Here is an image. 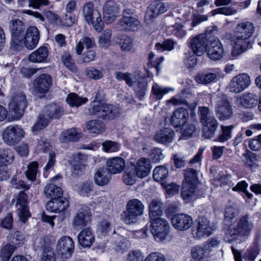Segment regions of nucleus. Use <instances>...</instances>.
<instances>
[{
	"mask_svg": "<svg viewBox=\"0 0 261 261\" xmlns=\"http://www.w3.org/2000/svg\"><path fill=\"white\" fill-rule=\"evenodd\" d=\"M144 206L142 202L137 199H133L128 201L126 210L120 214V219L126 224L136 223L138 217L144 213Z\"/></svg>",
	"mask_w": 261,
	"mask_h": 261,
	"instance_id": "7ed1b4c3",
	"label": "nucleus"
},
{
	"mask_svg": "<svg viewBox=\"0 0 261 261\" xmlns=\"http://www.w3.org/2000/svg\"><path fill=\"white\" fill-rule=\"evenodd\" d=\"M138 175L134 168L130 165L125 169L123 173V180L127 185H134L137 179Z\"/></svg>",
	"mask_w": 261,
	"mask_h": 261,
	"instance_id": "79ce46f5",
	"label": "nucleus"
},
{
	"mask_svg": "<svg viewBox=\"0 0 261 261\" xmlns=\"http://www.w3.org/2000/svg\"><path fill=\"white\" fill-rule=\"evenodd\" d=\"M40 261H56V254L50 247H44L40 255Z\"/></svg>",
	"mask_w": 261,
	"mask_h": 261,
	"instance_id": "3c124183",
	"label": "nucleus"
},
{
	"mask_svg": "<svg viewBox=\"0 0 261 261\" xmlns=\"http://www.w3.org/2000/svg\"><path fill=\"white\" fill-rule=\"evenodd\" d=\"M169 8V6L159 2L154 1L151 3L148 8L147 13L150 17H154L162 14Z\"/></svg>",
	"mask_w": 261,
	"mask_h": 261,
	"instance_id": "473e14b6",
	"label": "nucleus"
},
{
	"mask_svg": "<svg viewBox=\"0 0 261 261\" xmlns=\"http://www.w3.org/2000/svg\"><path fill=\"white\" fill-rule=\"evenodd\" d=\"M86 128L91 133L99 134L104 132L105 125L100 121L92 120L88 121L86 124Z\"/></svg>",
	"mask_w": 261,
	"mask_h": 261,
	"instance_id": "a19ab883",
	"label": "nucleus"
},
{
	"mask_svg": "<svg viewBox=\"0 0 261 261\" xmlns=\"http://www.w3.org/2000/svg\"><path fill=\"white\" fill-rule=\"evenodd\" d=\"M221 127L222 133L218 136L216 141L223 142L230 138L231 130L233 126L232 125L224 126L222 125Z\"/></svg>",
	"mask_w": 261,
	"mask_h": 261,
	"instance_id": "4d7b16f0",
	"label": "nucleus"
},
{
	"mask_svg": "<svg viewBox=\"0 0 261 261\" xmlns=\"http://www.w3.org/2000/svg\"><path fill=\"white\" fill-rule=\"evenodd\" d=\"M92 214L89 207L83 206L80 208L75 215L72 226L74 229H81L90 223Z\"/></svg>",
	"mask_w": 261,
	"mask_h": 261,
	"instance_id": "2eb2a0df",
	"label": "nucleus"
},
{
	"mask_svg": "<svg viewBox=\"0 0 261 261\" xmlns=\"http://www.w3.org/2000/svg\"><path fill=\"white\" fill-rule=\"evenodd\" d=\"M74 250V243L71 238L64 236L58 240L56 245V251L62 257L68 258L71 257Z\"/></svg>",
	"mask_w": 261,
	"mask_h": 261,
	"instance_id": "ddd939ff",
	"label": "nucleus"
},
{
	"mask_svg": "<svg viewBox=\"0 0 261 261\" xmlns=\"http://www.w3.org/2000/svg\"><path fill=\"white\" fill-rule=\"evenodd\" d=\"M51 119L47 117L43 112L38 117L37 121L32 127V130L33 133L44 128L50 122Z\"/></svg>",
	"mask_w": 261,
	"mask_h": 261,
	"instance_id": "37998d69",
	"label": "nucleus"
},
{
	"mask_svg": "<svg viewBox=\"0 0 261 261\" xmlns=\"http://www.w3.org/2000/svg\"><path fill=\"white\" fill-rule=\"evenodd\" d=\"M250 84V76L247 73H240L232 78L228 88L230 92L237 94L243 91Z\"/></svg>",
	"mask_w": 261,
	"mask_h": 261,
	"instance_id": "9b49d317",
	"label": "nucleus"
},
{
	"mask_svg": "<svg viewBox=\"0 0 261 261\" xmlns=\"http://www.w3.org/2000/svg\"><path fill=\"white\" fill-rule=\"evenodd\" d=\"M134 90L137 97L140 100H142L145 95L147 90V82L146 80L142 77H138L137 82L134 86Z\"/></svg>",
	"mask_w": 261,
	"mask_h": 261,
	"instance_id": "58836bf2",
	"label": "nucleus"
},
{
	"mask_svg": "<svg viewBox=\"0 0 261 261\" xmlns=\"http://www.w3.org/2000/svg\"><path fill=\"white\" fill-rule=\"evenodd\" d=\"M44 193L46 196H61L63 195L62 189L54 184L47 185L44 189Z\"/></svg>",
	"mask_w": 261,
	"mask_h": 261,
	"instance_id": "680f3d73",
	"label": "nucleus"
},
{
	"mask_svg": "<svg viewBox=\"0 0 261 261\" xmlns=\"http://www.w3.org/2000/svg\"><path fill=\"white\" fill-rule=\"evenodd\" d=\"M144 261H167L165 255L159 252H154L148 254Z\"/></svg>",
	"mask_w": 261,
	"mask_h": 261,
	"instance_id": "774afa93",
	"label": "nucleus"
},
{
	"mask_svg": "<svg viewBox=\"0 0 261 261\" xmlns=\"http://www.w3.org/2000/svg\"><path fill=\"white\" fill-rule=\"evenodd\" d=\"M176 42L173 40L168 39L164 40L162 43H158L155 45V48L158 50L163 51L164 50L171 51L174 47Z\"/></svg>",
	"mask_w": 261,
	"mask_h": 261,
	"instance_id": "0e129e2a",
	"label": "nucleus"
},
{
	"mask_svg": "<svg viewBox=\"0 0 261 261\" xmlns=\"http://www.w3.org/2000/svg\"><path fill=\"white\" fill-rule=\"evenodd\" d=\"M204 127L203 128V135L205 139H211L215 135L218 126V122L214 117L209 118L207 120L202 123Z\"/></svg>",
	"mask_w": 261,
	"mask_h": 261,
	"instance_id": "c756f323",
	"label": "nucleus"
},
{
	"mask_svg": "<svg viewBox=\"0 0 261 261\" xmlns=\"http://www.w3.org/2000/svg\"><path fill=\"white\" fill-rule=\"evenodd\" d=\"M48 56L47 48L41 46L30 55L29 60L32 63H43L46 61Z\"/></svg>",
	"mask_w": 261,
	"mask_h": 261,
	"instance_id": "2f4dec72",
	"label": "nucleus"
},
{
	"mask_svg": "<svg viewBox=\"0 0 261 261\" xmlns=\"http://www.w3.org/2000/svg\"><path fill=\"white\" fill-rule=\"evenodd\" d=\"M144 256L139 250L130 251L127 254L125 261H144Z\"/></svg>",
	"mask_w": 261,
	"mask_h": 261,
	"instance_id": "338daca9",
	"label": "nucleus"
},
{
	"mask_svg": "<svg viewBox=\"0 0 261 261\" xmlns=\"http://www.w3.org/2000/svg\"><path fill=\"white\" fill-rule=\"evenodd\" d=\"M168 29L173 35L179 38H182L186 35V31L184 29V26L179 23H175Z\"/></svg>",
	"mask_w": 261,
	"mask_h": 261,
	"instance_id": "bf43d9fd",
	"label": "nucleus"
},
{
	"mask_svg": "<svg viewBox=\"0 0 261 261\" xmlns=\"http://www.w3.org/2000/svg\"><path fill=\"white\" fill-rule=\"evenodd\" d=\"M205 51L208 58L213 61L220 60L224 55L223 45L218 39L210 40Z\"/></svg>",
	"mask_w": 261,
	"mask_h": 261,
	"instance_id": "dca6fc26",
	"label": "nucleus"
},
{
	"mask_svg": "<svg viewBox=\"0 0 261 261\" xmlns=\"http://www.w3.org/2000/svg\"><path fill=\"white\" fill-rule=\"evenodd\" d=\"M120 8L114 1H108L103 6V15L107 23L113 22L119 15Z\"/></svg>",
	"mask_w": 261,
	"mask_h": 261,
	"instance_id": "6ab92c4d",
	"label": "nucleus"
},
{
	"mask_svg": "<svg viewBox=\"0 0 261 261\" xmlns=\"http://www.w3.org/2000/svg\"><path fill=\"white\" fill-rule=\"evenodd\" d=\"M84 113L86 115H96L103 119H111L118 116L119 112L115 106L94 100L85 109Z\"/></svg>",
	"mask_w": 261,
	"mask_h": 261,
	"instance_id": "f03ea898",
	"label": "nucleus"
},
{
	"mask_svg": "<svg viewBox=\"0 0 261 261\" xmlns=\"http://www.w3.org/2000/svg\"><path fill=\"white\" fill-rule=\"evenodd\" d=\"M11 185L13 188L20 190L18 196H27L24 192L30 189V185L27 184L22 180H17L15 177H13L11 179Z\"/></svg>",
	"mask_w": 261,
	"mask_h": 261,
	"instance_id": "49530a36",
	"label": "nucleus"
},
{
	"mask_svg": "<svg viewBox=\"0 0 261 261\" xmlns=\"http://www.w3.org/2000/svg\"><path fill=\"white\" fill-rule=\"evenodd\" d=\"M168 169L165 166H159L154 168L153 172V178L154 180L162 181L168 175Z\"/></svg>",
	"mask_w": 261,
	"mask_h": 261,
	"instance_id": "de8ad7c7",
	"label": "nucleus"
},
{
	"mask_svg": "<svg viewBox=\"0 0 261 261\" xmlns=\"http://www.w3.org/2000/svg\"><path fill=\"white\" fill-rule=\"evenodd\" d=\"M87 101V98L81 97L74 93L69 94L66 98L67 102L71 107H79Z\"/></svg>",
	"mask_w": 261,
	"mask_h": 261,
	"instance_id": "a18cd8bd",
	"label": "nucleus"
},
{
	"mask_svg": "<svg viewBox=\"0 0 261 261\" xmlns=\"http://www.w3.org/2000/svg\"><path fill=\"white\" fill-rule=\"evenodd\" d=\"M197 183L182 182L181 196H192L197 190Z\"/></svg>",
	"mask_w": 261,
	"mask_h": 261,
	"instance_id": "603ef678",
	"label": "nucleus"
},
{
	"mask_svg": "<svg viewBox=\"0 0 261 261\" xmlns=\"http://www.w3.org/2000/svg\"><path fill=\"white\" fill-rule=\"evenodd\" d=\"M68 205L69 201L65 197H54L46 205L48 210L55 213L63 212Z\"/></svg>",
	"mask_w": 261,
	"mask_h": 261,
	"instance_id": "4be33fe9",
	"label": "nucleus"
},
{
	"mask_svg": "<svg viewBox=\"0 0 261 261\" xmlns=\"http://www.w3.org/2000/svg\"><path fill=\"white\" fill-rule=\"evenodd\" d=\"M52 85V78L48 74H42L34 81V90L39 93H45L49 91Z\"/></svg>",
	"mask_w": 261,
	"mask_h": 261,
	"instance_id": "412c9836",
	"label": "nucleus"
},
{
	"mask_svg": "<svg viewBox=\"0 0 261 261\" xmlns=\"http://www.w3.org/2000/svg\"><path fill=\"white\" fill-rule=\"evenodd\" d=\"M206 251L205 246H195L191 250L192 257L196 261H200L205 256Z\"/></svg>",
	"mask_w": 261,
	"mask_h": 261,
	"instance_id": "864d4df0",
	"label": "nucleus"
},
{
	"mask_svg": "<svg viewBox=\"0 0 261 261\" xmlns=\"http://www.w3.org/2000/svg\"><path fill=\"white\" fill-rule=\"evenodd\" d=\"M14 154L9 148L0 149V167H7L13 162Z\"/></svg>",
	"mask_w": 261,
	"mask_h": 261,
	"instance_id": "c9c22d12",
	"label": "nucleus"
},
{
	"mask_svg": "<svg viewBox=\"0 0 261 261\" xmlns=\"http://www.w3.org/2000/svg\"><path fill=\"white\" fill-rule=\"evenodd\" d=\"M214 229L210 220L206 217L198 218L195 221L194 229L195 237L200 239L211 236Z\"/></svg>",
	"mask_w": 261,
	"mask_h": 261,
	"instance_id": "f8f14e48",
	"label": "nucleus"
},
{
	"mask_svg": "<svg viewBox=\"0 0 261 261\" xmlns=\"http://www.w3.org/2000/svg\"><path fill=\"white\" fill-rule=\"evenodd\" d=\"M112 31L109 29L105 30L101 34L99 39V44L101 47H108L111 44Z\"/></svg>",
	"mask_w": 261,
	"mask_h": 261,
	"instance_id": "5fc2aeb1",
	"label": "nucleus"
},
{
	"mask_svg": "<svg viewBox=\"0 0 261 261\" xmlns=\"http://www.w3.org/2000/svg\"><path fill=\"white\" fill-rule=\"evenodd\" d=\"M111 178V173L106 167L97 169L94 174V179L96 184L99 186L107 185Z\"/></svg>",
	"mask_w": 261,
	"mask_h": 261,
	"instance_id": "7c9ffc66",
	"label": "nucleus"
},
{
	"mask_svg": "<svg viewBox=\"0 0 261 261\" xmlns=\"http://www.w3.org/2000/svg\"><path fill=\"white\" fill-rule=\"evenodd\" d=\"M193 52H188L185 54L184 62L185 65L189 68H194L197 63V58Z\"/></svg>",
	"mask_w": 261,
	"mask_h": 261,
	"instance_id": "052dcab7",
	"label": "nucleus"
},
{
	"mask_svg": "<svg viewBox=\"0 0 261 261\" xmlns=\"http://www.w3.org/2000/svg\"><path fill=\"white\" fill-rule=\"evenodd\" d=\"M107 169L111 174H117L121 172L125 167V162L121 157H114L108 160L107 162Z\"/></svg>",
	"mask_w": 261,
	"mask_h": 261,
	"instance_id": "bb28decb",
	"label": "nucleus"
},
{
	"mask_svg": "<svg viewBox=\"0 0 261 261\" xmlns=\"http://www.w3.org/2000/svg\"><path fill=\"white\" fill-rule=\"evenodd\" d=\"M207 42V39L205 34H199L191 39L189 46L195 55L201 56L206 51Z\"/></svg>",
	"mask_w": 261,
	"mask_h": 261,
	"instance_id": "a211bd4d",
	"label": "nucleus"
},
{
	"mask_svg": "<svg viewBox=\"0 0 261 261\" xmlns=\"http://www.w3.org/2000/svg\"><path fill=\"white\" fill-rule=\"evenodd\" d=\"M189 119L188 111L183 108H179L174 111L171 118V124L174 127H180L184 126Z\"/></svg>",
	"mask_w": 261,
	"mask_h": 261,
	"instance_id": "5701e85b",
	"label": "nucleus"
},
{
	"mask_svg": "<svg viewBox=\"0 0 261 261\" xmlns=\"http://www.w3.org/2000/svg\"><path fill=\"white\" fill-rule=\"evenodd\" d=\"M254 32L253 24L250 22H243L237 24L234 29L236 40L231 50V56L235 58L252 47L249 39Z\"/></svg>",
	"mask_w": 261,
	"mask_h": 261,
	"instance_id": "f257e3e1",
	"label": "nucleus"
},
{
	"mask_svg": "<svg viewBox=\"0 0 261 261\" xmlns=\"http://www.w3.org/2000/svg\"><path fill=\"white\" fill-rule=\"evenodd\" d=\"M15 247L11 244H6L2 246L0 249V258L3 261H9Z\"/></svg>",
	"mask_w": 261,
	"mask_h": 261,
	"instance_id": "8fccbe9b",
	"label": "nucleus"
},
{
	"mask_svg": "<svg viewBox=\"0 0 261 261\" xmlns=\"http://www.w3.org/2000/svg\"><path fill=\"white\" fill-rule=\"evenodd\" d=\"M94 6L93 3L89 2L85 4L82 9L83 15L86 21L89 23V21L93 19L92 17L95 14V12L98 11L94 9Z\"/></svg>",
	"mask_w": 261,
	"mask_h": 261,
	"instance_id": "c03bdc74",
	"label": "nucleus"
},
{
	"mask_svg": "<svg viewBox=\"0 0 261 261\" xmlns=\"http://www.w3.org/2000/svg\"><path fill=\"white\" fill-rule=\"evenodd\" d=\"M185 178L182 182H198L197 171L192 168H187L185 170Z\"/></svg>",
	"mask_w": 261,
	"mask_h": 261,
	"instance_id": "13d9d810",
	"label": "nucleus"
},
{
	"mask_svg": "<svg viewBox=\"0 0 261 261\" xmlns=\"http://www.w3.org/2000/svg\"><path fill=\"white\" fill-rule=\"evenodd\" d=\"M215 112L220 120L229 119L231 117L233 114L232 109L226 96H222L218 98Z\"/></svg>",
	"mask_w": 261,
	"mask_h": 261,
	"instance_id": "4468645a",
	"label": "nucleus"
},
{
	"mask_svg": "<svg viewBox=\"0 0 261 261\" xmlns=\"http://www.w3.org/2000/svg\"><path fill=\"white\" fill-rule=\"evenodd\" d=\"M174 137V131L171 128L165 127L158 131L154 139L158 143L167 144L172 142Z\"/></svg>",
	"mask_w": 261,
	"mask_h": 261,
	"instance_id": "a878e982",
	"label": "nucleus"
},
{
	"mask_svg": "<svg viewBox=\"0 0 261 261\" xmlns=\"http://www.w3.org/2000/svg\"><path fill=\"white\" fill-rule=\"evenodd\" d=\"M172 226L176 229L184 231L189 229L193 224V218L186 214L174 215L171 219Z\"/></svg>",
	"mask_w": 261,
	"mask_h": 261,
	"instance_id": "f3484780",
	"label": "nucleus"
},
{
	"mask_svg": "<svg viewBox=\"0 0 261 261\" xmlns=\"http://www.w3.org/2000/svg\"><path fill=\"white\" fill-rule=\"evenodd\" d=\"M84 45L87 50L93 49L95 46L94 39L89 37H85L81 39L77 43L75 47L76 53L77 55H81L84 48Z\"/></svg>",
	"mask_w": 261,
	"mask_h": 261,
	"instance_id": "e433bc0d",
	"label": "nucleus"
},
{
	"mask_svg": "<svg viewBox=\"0 0 261 261\" xmlns=\"http://www.w3.org/2000/svg\"><path fill=\"white\" fill-rule=\"evenodd\" d=\"M80 245L84 248H89L95 241L94 235L90 228L83 229L77 236Z\"/></svg>",
	"mask_w": 261,
	"mask_h": 261,
	"instance_id": "cd10ccee",
	"label": "nucleus"
},
{
	"mask_svg": "<svg viewBox=\"0 0 261 261\" xmlns=\"http://www.w3.org/2000/svg\"><path fill=\"white\" fill-rule=\"evenodd\" d=\"M170 89L162 87L155 83L152 87L151 92L156 99H161L163 96L169 92Z\"/></svg>",
	"mask_w": 261,
	"mask_h": 261,
	"instance_id": "6e6d98bb",
	"label": "nucleus"
},
{
	"mask_svg": "<svg viewBox=\"0 0 261 261\" xmlns=\"http://www.w3.org/2000/svg\"><path fill=\"white\" fill-rule=\"evenodd\" d=\"M103 151L107 152H114L120 149V145L117 142L107 140L102 143Z\"/></svg>",
	"mask_w": 261,
	"mask_h": 261,
	"instance_id": "e2e57ef3",
	"label": "nucleus"
},
{
	"mask_svg": "<svg viewBox=\"0 0 261 261\" xmlns=\"http://www.w3.org/2000/svg\"><path fill=\"white\" fill-rule=\"evenodd\" d=\"M16 206L18 211V215L20 220L23 223H25L28 218L31 217V213L28 206V201L26 197H18Z\"/></svg>",
	"mask_w": 261,
	"mask_h": 261,
	"instance_id": "393cba45",
	"label": "nucleus"
},
{
	"mask_svg": "<svg viewBox=\"0 0 261 261\" xmlns=\"http://www.w3.org/2000/svg\"><path fill=\"white\" fill-rule=\"evenodd\" d=\"M23 38L20 47L14 50H21L24 46L30 50L35 48L40 39V32L37 27L31 26L27 29Z\"/></svg>",
	"mask_w": 261,
	"mask_h": 261,
	"instance_id": "9d476101",
	"label": "nucleus"
},
{
	"mask_svg": "<svg viewBox=\"0 0 261 261\" xmlns=\"http://www.w3.org/2000/svg\"><path fill=\"white\" fill-rule=\"evenodd\" d=\"M130 165L136 172L138 177L142 178L146 177L152 168L150 159L143 157L138 159L135 164Z\"/></svg>",
	"mask_w": 261,
	"mask_h": 261,
	"instance_id": "aec40b11",
	"label": "nucleus"
},
{
	"mask_svg": "<svg viewBox=\"0 0 261 261\" xmlns=\"http://www.w3.org/2000/svg\"><path fill=\"white\" fill-rule=\"evenodd\" d=\"M239 214V210L235 206H228L224 211V222L226 224L231 223L232 220Z\"/></svg>",
	"mask_w": 261,
	"mask_h": 261,
	"instance_id": "09e8293b",
	"label": "nucleus"
},
{
	"mask_svg": "<svg viewBox=\"0 0 261 261\" xmlns=\"http://www.w3.org/2000/svg\"><path fill=\"white\" fill-rule=\"evenodd\" d=\"M27 106L26 96L22 93H18L12 97L9 103V109L13 113L15 119H19L23 115Z\"/></svg>",
	"mask_w": 261,
	"mask_h": 261,
	"instance_id": "1a4fd4ad",
	"label": "nucleus"
},
{
	"mask_svg": "<svg viewBox=\"0 0 261 261\" xmlns=\"http://www.w3.org/2000/svg\"><path fill=\"white\" fill-rule=\"evenodd\" d=\"M237 102L239 106L245 108H252L257 105V96L251 92L244 93L237 97Z\"/></svg>",
	"mask_w": 261,
	"mask_h": 261,
	"instance_id": "b1692460",
	"label": "nucleus"
},
{
	"mask_svg": "<svg viewBox=\"0 0 261 261\" xmlns=\"http://www.w3.org/2000/svg\"><path fill=\"white\" fill-rule=\"evenodd\" d=\"M82 137V134L74 128L67 129L63 131L60 135V141L61 142L68 141L76 142Z\"/></svg>",
	"mask_w": 261,
	"mask_h": 261,
	"instance_id": "72a5a7b5",
	"label": "nucleus"
},
{
	"mask_svg": "<svg viewBox=\"0 0 261 261\" xmlns=\"http://www.w3.org/2000/svg\"><path fill=\"white\" fill-rule=\"evenodd\" d=\"M46 116L52 119H58L64 114L63 108L59 105L51 103L47 106L44 110Z\"/></svg>",
	"mask_w": 261,
	"mask_h": 261,
	"instance_id": "f704fd0d",
	"label": "nucleus"
},
{
	"mask_svg": "<svg viewBox=\"0 0 261 261\" xmlns=\"http://www.w3.org/2000/svg\"><path fill=\"white\" fill-rule=\"evenodd\" d=\"M219 75L220 73L217 72L215 73H198L195 76V80L198 83L206 85L215 81Z\"/></svg>",
	"mask_w": 261,
	"mask_h": 261,
	"instance_id": "ea45409f",
	"label": "nucleus"
},
{
	"mask_svg": "<svg viewBox=\"0 0 261 261\" xmlns=\"http://www.w3.org/2000/svg\"><path fill=\"white\" fill-rule=\"evenodd\" d=\"M133 14L134 12L131 9L124 10L122 18L115 24V29L122 32L137 31L141 23L137 17L133 16Z\"/></svg>",
	"mask_w": 261,
	"mask_h": 261,
	"instance_id": "39448f33",
	"label": "nucleus"
},
{
	"mask_svg": "<svg viewBox=\"0 0 261 261\" xmlns=\"http://www.w3.org/2000/svg\"><path fill=\"white\" fill-rule=\"evenodd\" d=\"M254 227V224L251 218L247 214L242 216L236 227L228 228L226 231L228 237L230 240H236L239 236H248Z\"/></svg>",
	"mask_w": 261,
	"mask_h": 261,
	"instance_id": "20e7f679",
	"label": "nucleus"
},
{
	"mask_svg": "<svg viewBox=\"0 0 261 261\" xmlns=\"http://www.w3.org/2000/svg\"><path fill=\"white\" fill-rule=\"evenodd\" d=\"M141 76V72L139 71H135L133 73H123L121 71L115 73V77L117 80H124L126 84L129 87L135 86V83L138 80V77H140Z\"/></svg>",
	"mask_w": 261,
	"mask_h": 261,
	"instance_id": "c85d7f7f",
	"label": "nucleus"
},
{
	"mask_svg": "<svg viewBox=\"0 0 261 261\" xmlns=\"http://www.w3.org/2000/svg\"><path fill=\"white\" fill-rule=\"evenodd\" d=\"M9 29L11 36V47L13 50L20 47V44L26 31L24 23L18 19H12L9 23Z\"/></svg>",
	"mask_w": 261,
	"mask_h": 261,
	"instance_id": "423d86ee",
	"label": "nucleus"
},
{
	"mask_svg": "<svg viewBox=\"0 0 261 261\" xmlns=\"http://www.w3.org/2000/svg\"><path fill=\"white\" fill-rule=\"evenodd\" d=\"M151 230L154 239L157 242L164 241L169 231L170 225L168 222L161 217L150 218Z\"/></svg>",
	"mask_w": 261,
	"mask_h": 261,
	"instance_id": "0eeeda50",
	"label": "nucleus"
},
{
	"mask_svg": "<svg viewBox=\"0 0 261 261\" xmlns=\"http://www.w3.org/2000/svg\"><path fill=\"white\" fill-rule=\"evenodd\" d=\"M149 156L153 163H159L164 158L163 150L159 148H153L150 151Z\"/></svg>",
	"mask_w": 261,
	"mask_h": 261,
	"instance_id": "69168bd1",
	"label": "nucleus"
},
{
	"mask_svg": "<svg viewBox=\"0 0 261 261\" xmlns=\"http://www.w3.org/2000/svg\"><path fill=\"white\" fill-rule=\"evenodd\" d=\"M25 132L18 125H10L3 132V140L5 143L13 146L19 143L24 137Z\"/></svg>",
	"mask_w": 261,
	"mask_h": 261,
	"instance_id": "6e6552de",
	"label": "nucleus"
},
{
	"mask_svg": "<svg viewBox=\"0 0 261 261\" xmlns=\"http://www.w3.org/2000/svg\"><path fill=\"white\" fill-rule=\"evenodd\" d=\"M150 218H160L163 215V203L160 200H152L149 204Z\"/></svg>",
	"mask_w": 261,
	"mask_h": 261,
	"instance_id": "4c0bfd02",
	"label": "nucleus"
}]
</instances>
